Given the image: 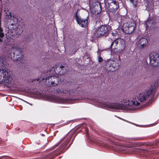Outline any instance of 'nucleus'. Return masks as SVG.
Here are the masks:
<instances>
[{
	"label": "nucleus",
	"instance_id": "1",
	"mask_svg": "<svg viewBox=\"0 0 159 159\" xmlns=\"http://www.w3.org/2000/svg\"><path fill=\"white\" fill-rule=\"evenodd\" d=\"M100 106L102 107L111 109H121L125 111H130L134 110L135 106L140 104L136 99H133L130 102L129 100H123L121 101V103H109L108 102H101L98 101Z\"/></svg>",
	"mask_w": 159,
	"mask_h": 159
},
{
	"label": "nucleus",
	"instance_id": "2",
	"mask_svg": "<svg viewBox=\"0 0 159 159\" xmlns=\"http://www.w3.org/2000/svg\"><path fill=\"white\" fill-rule=\"evenodd\" d=\"M11 46L9 51L11 59L14 61L20 62L22 64L23 55L21 48L16 43L14 44Z\"/></svg>",
	"mask_w": 159,
	"mask_h": 159
},
{
	"label": "nucleus",
	"instance_id": "3",
	"mask_svg": "<svg viewBox=\"0 0 159 159\" xmlns=\"http://www.w3.org/2000/svg\"><path fill=\"white\" fill-rule=\"evenodd\" d=\"M60 80V79L58 77L56 76H49L46 78L44 77L42 79H38L37 81H44L46 85L49 86H55L57 85Z\"/></svg>",
	"mask_w": 159,
	"mask_h": 159
},
{
	"label": "nucleus",
	"instance_id": "4",
	"mask_svg": "<svg viewBox=\"0 0 159 159\" xmlns=\"http://www.w3.org/2000/svg\"><path fill=\"white\" fill-rule=\"evenodd\" d=\"M13 22L9 26V28L11 29V30H8V35L13 36V34H11L13 32H15L16 34H20L21 33L22 30H20L19 28L20 26L18 23V20L16 17L13 16L12 20Z\"/></svg>",
	"mask_w": 159,
	"mask_h": 159
},
{
	"label": "nucleus",
	"instance_id": "5",
	"mask_svg": "<svg viewBox=\"0 0 159 159\" xmlns=\"http://www.w3.org/2000/svg\"><path fill=\"white\" fill-rule=\"evenodd\" d=\"M104 67L108 72L114 71L116 70L119 67V64L113 60H108L104 62Z\"/></svg>",
	"mask_w": 159,
	"mask_h": 159
},
{
	"label": "nucleus",
	"instance_id": "6",
	"mask_svg": "<svg viewBox=\"0 0 159 159\" xmlns=\"http://www.w3.org/2000/svg\"><path fill=\"white\" fill-rule=\"evenodd\" d=\"M111 27L109 26L102 25L96 29L94 33V35L99 37L107 34L110 30Z\"/></svg>",
	"mask_w": 159,
	"mask_h": 159
},
{
	"label": "nucleus",
	"instance_id": "7",
	"mask_svg": "<svg viewBox=\"0 0 159 159\" xmlns=\"http://www.w3.org/2000/svg\"><path fill=\"white\" fill-rule=\"evenodd\" d=\"M6 61L4 58L0 57V80L2 78V74L3 77L8 75L9 70L6 67Z\"/></svg>",
	"mask_w": 159,
	"mask_h": 159
},
{
	"label": "nucleus",
	"instance_id": "8",
	"mask_svg": "<svg viewBox=\"0 0 159 159\" xmlns=\"http://www.w3.org/2000/svg\"><path fill=\"white\" fill-rule=\"evenodd\" d=\"M135 27L136 25L134 22L129 21L124 24L122 30L126 33L129 34L134 31Z\"/></svg>",
	"mask_w": 159,
	"mask_h": 159
},
{
	"label": "nucleus",
	"instance_id": "9",
	"mask_svg": "<svg viewBox=\"0 0 159 159\" xmlns=\"http://www.w3.org/2000/svg\"><path fill=\"white\" fill-rule=\"evenodd\" d=\"M56 91L58 93L62 95H66L71 97L75 96L78 93L77 91L75 90H70L69 89H63L57 88Z\"/></svg>",
	"mask_w": 159,
	"mask_h": 159
},
{
	"label": "nucleus",
	"instance_id": "10",
	"mask_svg": "<svg viewBox=\"0 0 159 159\" xmlns=\"http://www.w3.org/2000/svg\"><path fill=\"white\" fill-rule=\"evenodd\" d=\"M153 94V92L151 90H148L140 94L138 97V100L142 102H144L150 96L151 98Z\"/></svg>",
	"mask_w": 159,
	"mask_h": 159
},
{
	"label": "nucleus",
	"instance_id": "11",
	"mask_svg": "<svg viewBox=\"0 0 159 159\" xmlns=\"http://www.w3.org/2000/svg\"><path fill=\"white\" fill-rule=\"evenodd\" d=\"M150 63L152 66H155L159 64V54L155 52H152L149 55Z\"/></svg>",
	"mask_w": 159,
	"mask_h": 159
},
{
	"label": "nucleus",
	"instance_id": "12",
	"mask_svg": "<svg viewBox=\"0 0 159 159\" xmlns=\"http://www.w3.org/2000/svg\"><path fill=\"white\" fill-rule=\"evenodd\" d=\"M109 1L110 2V4L108 7L109 10L111 12H116L119 7L118 2L114 0H109Z\"/></svg>",
	"mask_w": 159,
	"mask_h": 159
},
{
	"label": "nucleus",
	"instance_id": "13",
	"mask_svg": "<svg viewBox=\"0 0 159 159\" xmlns=\"http://www.w3.org/2000/svg\"><path fill=\"white\" fill-rule=\"evenodd\" d=\"M75 17L77 22L80 26L83 27L86 26L88 23V17H87V18L85 19L81 18L80 17L77 16V12L75 13Z\"/></svg>",
	"mask_w": 159,
	"mask_h": 159
},
{
	"label": "nucleus",
	"instance_id": "14",
	"mask_svg": "<svg viewBox=\"0 0 159 159\" xmlns=\"http://www.w3.org/2000/svg\"><path fill=\"white\" fill-rule=\"evenodd\" d=\"M118 43L117 49L119 52L123 51L125 48V44L124 40L121 39H117V41L116 43Z\"/></svg>",
	"mask_w": 159,
	"mask_h": 159
},
{
	"label": "nucleus",
	"instance_id": "15",
	"mask_svg": "<svg viewBox=\"0 0 159 159\" xmlns=\"http://www.w3.org/2000/svg\"><path fill=\"white\" fill-rule=\"evenodd\" d=\"M64 66H57L55 68H52L54 69L56 73L60 75H63L65 73L66 70L64 69Z\"/></svg>",
	"mask_w": 159,
	"mask_h": 159
},
{
	"label": "nucleus",
	"instance_id": "16",
	"mask_svg": "<svg viewBox=\"0 0 159 159\" xmlns=\"http://www.w3.org/2000/svg\"><path fill=\"white\" fill-rule=\"evenodd\" d=\"M50 97L51 100L56 102L63 103L65 102L64 99L58 96H50Z\"/></svg>",
	"mask_w": 159,
	"mask_h": 159
},
{
	"label": "nucleus",
	"instance_id": "17",
	"mask_svg": "<svg viewBox=\"0 0 159 159\" xmlns=\"http://www.w3.org/2000/svg\"><path fill=\"white\" fill-rule=\"evenodd\" d=\"M4 12L5 13V18L7 19H11L12 20L13 19H12V17L11 16V13L10 12H9V9L7 6L5 7Z\"/></svg>",
	"mask_w": 159,
	"mask_h": 159
},
{
	"label": "nucleus",
	"instance_id": "18",
	"mask_svg": "<svg viewBox=\"0 0 159 159\" xmlns=\"http://www.w3.org/2000/svg\"><path fill=\"white\" fill-rule=\"evenodd\" d=\"M139 43L141 45L142 47L143 48L148 44V41L146 38H142L139 40Z\"/></svg>",
	"mask_w": 159,
	"mask_h": 159
},
{
	"label": "nucleus",
	"instance_id": "19",
	"mask_svg": "<svg viewBox=\"0 0 159 159\" xmlns=\"http://www.w3.org/2000/svg\"><path fill=\"white\" fill-rule=\"evenodd\" d=\"M116 41H117V39L116 40H114L113 42L110 46V47L111 48V49H117V45L118 43H116Z\"/></svg>",
	"mask_w": 159,
	"mask_h": 159
},
{
	"label": "nucleus",
	"instance_id": "20",
	"mask_svg": "<svg viewBox=\"0 0 159 159\" xmlns=\"http://www.w3.org/2000/svg\"><path fill=\"white\" fill-rule=\"evenodd\" d=\"M10 73V70H9V71L8 72V76H6L5 77H7V79H6L5 80V82L6 83L10 84L11 83V78H10L9 76V74Z\"/></svg>",
	"mask_w": 159,
	"mask_h": 159
},
{
	"label": "nucleus",
	"instance_id": "21",
	"mask_svg": "<svg viewBox=\"0 0 159 159\" xmlns=\"http://www.w3.org/2000/svg\"><path fill=\"white\" fill-rule=\"evenodd\" d=\"M131 2L134 6L135 7H136L138 4L137 0H129Z\"/></svg>",
	"mask_w": 159,
	"mask_h": 159
},
{
	"label": "nucleus",
	"instance_id": "22",
	"mask_svg": "<svg viewBox=\"0 0 159 159\" xmlns=\"http://www.w3.org/2000/svg\"><path fill=\"white\" fill-rule=\"evenodd\" d=\"M98 62L99 63L102 62L103 61V59L100 55L98 56Z\"/></svg>",
	"mask_w": 159,
	"mask_h": 159
},
{
	"label": "nucleus",
	"instance_id": "23",
	"mask_svg": "<svg viewBox=\"0 0 159 159\" xmlns=\"http://www.w3.org/2000/svg\"><path fill=\"white\" fill-rule=\"evenodd\" d=\"M111 34L112 36H115L117 34V33L116 32H112Z\"/></svg>",
	"mask_w": 159,
	"mask_h": 159
},
{
	"label": "nucleus",
	"instance_id": "24",
	"mask_svg": "<svg viewBox=\"0 0 159 159\" xmlns=\"http://www.w3.org/2000/svg\"><path fill=\"white\" fill-rule=\"evenodd\" d=\"M2 142L1 139H0V144L2 143Z\"/></svg>",
	"mask_w": 159,
	"mask_h": 159
},
{
	"label": "nucleus",
	"instance_id": "25",
	"mask_svg": "<svg viewBox=\"0 0 159 159\" xmlns=\"http://www.w3.org/2000/svg\"><path fill=\"white\" fill-rule=\"evenodd\" d=\"M1 15H2V14H1V13H0V18H1Z\"/></svg>",
	"mask_w": 159,
	"mask_h": 159
},
{
	"label": "nucleus",
	"instance_id": "26",
	"mask_svg": "<svg viewBox=\"0 0 159 159\" xmlns=\"http://www.w3.org/2000/svg\"><path fill=\"white\" fill-rule=\"evenodd\" d=\"M51 71H52V70H51L49 71V73H51Z\"/></svg>",
	"mask_w": 159,
	"mask_h": 159
},
{
	"label": "nucleus",
	"instance_id": "27",
	"mask_svg": "<svg viewBox=\"0 0 159 159\" xmlns=\"http://www.w3.org/2000/svg\"><path fill=\"white\" fill-rule=\"evenodd\" d=\"M2 0H0V1H1V2H2Z\"/></svg>",
	"mask_w": 159,
	"mask_h": 159
}]
</instances>
